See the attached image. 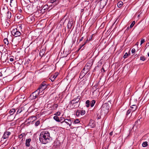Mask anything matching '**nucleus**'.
<instances>
[{"label": "nucleus", "instance_id": "nucleus-1", "mask_svg": "<svg viewBox=\"0 0 149 149\" xmlns=\"http://www.w3.org/2000/svg\"><path fill=\"white\" fill-rule=\"evenodd\" d=\"M50 138L49 132L48 131H43L41 132L39 136V140L43 144L48 142Z\"/></svg>", "mask_w": 149, "mask_h": 149}, {"label": "nucleus", "instance_id": "nucleus-2", "mask_svg": "<svg viewBox=\"0 0 149 149\" xmlns=\"http://www.w3.org/2000/svg\"><path fill=\"white\" fill-rule=\"evenodd\" d=\"M38 6L35 3L29 4L26 6V11L28 13H34L38 10Z\"/></svg>", "mask_w": 149, "mask_h": 149}, {"label": "nucleus", "instance_id": "nucleus-3", "mask_svg": "<svg viewBox=\"0 0 149 149\" xmlns=\"http://www.w3.org/2000/svg\"><path fill=\"white\" fill-rule=\"evenodd\" d=\"M80 97L77 96L76 98L72 100L69 103V105L70 107L74 108H76L78 107L79 105V103L78 102L80 100Z\"/></svg>", "mask_w": 149, "mask_h": 149}, {"label": "nucleus", "instance_id": "nucleus-4", "mask_svg": "<svg viewBox=\"0 0 149 149\" xmlns=\"http://www.w3.org/2000/svg\"><path fill=\"white\" fill-rule=\"evenodd\" d=\"M11 33L12 35L15 37H19L18 40L17 44H14L15 45H17L22 39L21 37H19V36L21 34L20 32L19 31V30L17 28L14 29L11 31Z\"/></svg>", "mask_w": 149, "mask_h": 149}, {"label": "nucleus", "instance_id": "nucleus-5", "mask_svg": "<svg viewBox=\"0 0 149 149\" xmlns=\"http://www.w3.org/2000/svg\"><path fill=\"white\" fill-rule=\"evenodd\" d=\"M10 9L12 13L14 14L16 13L17 9V3L16 0H10Z\"/></svg>", "mask_w": 149, "mask_h": 149}, {"label": "nucleus", "instance_id": "nucleus-6", "mask_svg": "<svg viewBox=\"0 0 149 149\" xmlns=\"http://www.w3.org/2000/svg\"><path fill=\"white\" fill-rule=\"evenodd\" d=\"M8 11V9L6 4H5L4 6H1V8L0 12L2 15H4L6 14Z\"/></svg>", "mask_w": 149, "mask_h": 149}, {"label": "nucleus", "instance_id": "nucleus-7", "mask_svg": "<svg viewBox=\"0 0 149 149\" xmlns=\"http://www.w3.org/2000/svg\"><path fill=\"white\" fill-rule=\"evenodd\" d=\"M43 93L40 94L38 92V91L36 90L30 95V97L31 100H33L36 99L39 95H41Z\"/></svg>", "mask_w": 149, "mask_h": 149}, {"label": "nucleus", "instance_id": "nucleus-8", "mask_svg": "<svg viewBox=\"0 0 149 149\" xmlns=\"http://www.w3.org/2000/svg\"><path fill=\"white\" fill-rule=\"evenodd\" d=\"M59 120L60 121V122H61L62 121H63L61 122L62 123L64 122L68 125H69L70 126L71 125L72 123L71 120L69 119H65L64 118L61 117L60 118V119H59Z\"/></svg>", "mask_w": 149, "mask_h": 149}, {"label": "nucleus", "instance_id": "nucleus-9", "mask_svg": "<svg viewBox=\"0 0 149 149\" xmlns=\"http://www.w3.org/2000/svg\"><path fill=\"white\" fill-rule=\"evenodd\" d=\"M91 66V63H87L83 69V70L85 71V74H86L89 71Z\"/></svg>", "mask_w": 149, "mask_h": 149}, {"label": "nucleus", "instance_id": "nucleus-10", "mask_svg": "<svg viewBox=\"0 0 149 149\" xmlns=\"http://www.w3.org/2000/svg\"><path fill=\"white\" fill-rule=\"evenodd\" d=\"M25 134L24 133H22L18 136V140L20 141V143H21L23 142L25 140Z\"/></svg>", "mask_w": 149, "mask_h": 149}, {"label": "nucleus", "instance_id": "nucleus-11", "mask_svg": "<svg viewBox=\"0 0 149 149\" xmlns=\"http://www.w3.org/2000/svg\"><path fill=\"white\" fill-rule=\"evenodd\" d=\"M109 107V106L108 105L107 103H105L101 107V110H102L105 111V113H107L108 111Z\"/></svg>", "mask_w": 149, "mask_h": 149}, {"label": "nucleus", "instance_id": "nucleus-12", "mask_svg": "<svg viewBox=\"0 0 149 149\" xmlns=\"http://www.w3.org/2000/svg\"><path fill=\"white\" fill-rule=\"evenodd\" d=\"M10 132H9L7 131L5 132L3 134L1 141H2V139H5L8 138V137L9 135H10Z\"/></svg>", "mask_w": 149, "mask_h": 149}, {"label": "nucleus", "instance_id": "nucleus-13", "mask_svg": "<svg viewBox=\"0 0 149 149\" xmlns=\"http://www.w3.org/2000/svg\"><path fill=\"white\" fill-rule=\"evenodd\" d=\"M15 109H11L9 111V113L10 115L8 116L7 120H10V118L12 117V116L15 113Z\"/></svg>", "mask_w": 149, "mask_h": 149}, {"label": "nucleus", "instance_id": "nucleus-14", "mask_svg": "<svg viewBox=\"0 0 149 149\" xmlns=\"http://www.w3.org/2000/svg\"><path fill=\"white\" fill-rule=\"evenodd\" d=\"M49 8V7L47 5H45L40 10L41 13H44L46 10H47Z\"/></svg>", "mask_w": 149, "mask_h": 149}, {"label": "nucleus", "instance_id": "nucleus-15", "mask_svg": "<svg viewBox=\"0 0 149 149\" xmlns=\"http://www.w3.org/2000/svg\"><path fill=\"white\" fill-rule=\"evenodd\" d=\"M1 61L3 63L6 62L7 61V60H8L7 56L6 55H4L1 56Z\"/></svg>", "mask_w": 149, "mask_h": 149}, {"label": "nucleus", "instance_id": "nucleus-16", "mask_svg": "<svg viewBox=\"0 0 149 149\" xmlns=\"http://www.w3.org/2000/svg\"><path fill=\"white\" fill-rule=\"evenodd\" d=\"M44 89H43V87H42V85H40L38 89L37 90V91H38V92L40 93L41 94L43 93V92H42V91L44 90Z\"/></svg>", "mask_w": 149, "mask_h": 149}, {"label": "nucleus", "instance_id": "nucleus-17", "mask_svg": "<svg viewBox=\"0 0 149 149\" xmlns=\"http://www.w3.org/2000/svg\"><path fill=\"white\" fill-rule=\"evenodd\" d=\"M31 141V139H26V146L29 147L30 145V143Z\"/></svg>", "mask_w": 149, "mask_h": 149}, {"label": "nucleus", "instance_id": "nucleus-18", "mask_svg": "<svg viewBox=\"0 0 149 149\" xmlns=\"http://www.w3.org/2000/svg\"><path fill=\"white\" fill-rule=\"evenodd\" d=\"M73 22L72 21H69L67 24L68 28L71 29L73 25Z\"/></svg>", "mask_w": 149, "mask_h": 149}, {"label": "nucleus", "instance_id": "nucleus-19", "mask_svg": "<svg viewBox=\"0 0 149 149\" xmlns=\"http://www.w3.org/2000/svg\"><path fill=\"white\" fill-rule=\"evenodd\" d=\"M89 126H91V127L92 128L94 127L95 126L94 121L92 120H91L89 123Z\"/></svg>", "mask_w": 149, "mask_h": 149}, {"label": "nucleus", "instance_id": "nucleus-20", "mask_svg": "<svg viewBox=\"0 0 149 149\" xmlns=\"http://www.w3.org/2000/svg\"><path fill=\"white\" fill-rule=\"evenodd\" d=\"M137 109V106L134 105H132L131 107V109H130L132 111L131 114H132V112L136 110Z\"/></svg>", "mask_w": 149, "mask_h": 149}, {"label": "nucleus", "instance_id": "nucleus-21", "mask_svg": "<svg viewBox=\"0 0 149 149\" xmlns=\"http://www.w3.org/2000/svg\"><path fill=\"white\" fill-rule=\"evenodd\" d=\"M50 2L56 5L58 3L59 1L58 0H51Z\"/></svg>", "mask_w": 149, "mask_h": 149}, {"label": "nucleus", "instance_id": "nucleus-22", "mask_svg": "<svg viewBox=\"0 0 149 149\" xmlns=\"http://www.w3.org/2000/svg\"><path fill=\"white\" fill-rule=\"evenodd\" d=\"M6 15L7 16V17L8 19H10L11 17V12H8L7 13Z\"/></svg>", "mask_w": 149, "mask_h": 149}, {"label": "nucleus", "instance_id": "nucleus-23", "mask_svg": "<svg viewBox=\"0 0 149 149\" xmlns=\"http://www.w3.org/2000/svg\"><path fill=\"white\" fill-rule=\"evenodd\" d=\"M45 53V50L42 49L40 51L39 53L40 56L42 57Z\"/></svg>", "mask_w": 149, "mask_h": 149}, {"label": "nucleus", "instance_id": "nucleus-24", "mask_svg": "<svg viewBox=\"0 0 149 149\" xmlns=\"http://www.w3.org/2000/svg\"><path fill=\"white\" fill-rule=\"evenodd\" d=\"M13 89L12 87H9V89H7V92H9L10 93H12L13 92Z\"/></svg>", "mask_w": 149, "mask_h": 149}, {"label": "nucleus", "instance_id": "nucleus-25", "mask_svg": "<svg viewBox=\"0 0 149 149\" xmlns=\"http://www.w3.org/2000/svg\"><path fill=\"white\" fill-rule=\"evenodd\" d=\"M3 41L4 43L5 44H6L7 45H8L9 44V42L8 41V38H6L4 39L3 40Z\"/></svg>", "mask_w": 149, "mask_h": 149}, {"label": "nucleus", "instance_id": "nucleus-26", "mask_svg": "<svg viewBox=\"0 0 149 149\" xmlns=\"http://www.w3.org/2000/svg\"><path fill=\"white\" fill-rule=\"evenodd\" d=\"M53 118L56 121L58 122H60V121L59 120V119L58 116H55Z\"/></svg>", "mask_w": 149, "mask_h": 149}, {"label": "nucleus", "instance_id": "nucleus-27", "mask_svg": "<svg viewBox=\"0 0 149 149\" xmlns=\"http://www.w3.org/2000/svg\"><path fill=\"white\" fill-rule=\"evenodd\" d=\"M123 4V3L122 1H119L117 3V6L118 7H121Z\"/></svg>", "mask_w": 149, "mask_h": 149}, {"label": "nucleus", "instance_id": "nucleus-28", "mask_svg": "<svg viewBox=\"0 0 149 149\" xmlns=\"http://www.w3.org/2000/svg\"><path fill=\"white\" fill-rule=\"evenodd\" d=\"M95 100H92L91 101V104H90L91 106V107H93L94 106L95 104Z\"/></svg>", "mask_w": 149, "mask_h": 149}, {"label": "nucleus", "instance_id": "nucleus-29", "mask_svg": "<svg viewBox=\"0 0 149 149\" xmlns=\"http://www.w3.org/2000/svg\"><path fill=\"white\" fill-rule=\"evenodd\" d=\"M86 106L87 107H88L90 106V101L87 100L86 102Z\"/></svg>", "mask_w": 149, "mask_h": 149}, {"label": "nucleus", "instance_id": "nucleus-30", "mask_svg": "<svg viewBox=\"0 0 149 149\" xmlns=\"http://www.w3.org/2000/svg\"><path fill=\"white\" fill-rule=\"evenodd\" d=\"M80 115L82 116L85 114L86 111L85 110H80Z\"/></svg>", "mask_w": 149, "mask_h": 149}, {"label": "nucleus", "instance_id": "nucleus-31", "mask_svg": "<svg viewBox=\"0 0 149 149\" xmlns=\"http://www.w3.org/2000/svg\"><path fill=\"white\" fill-rule=\"evenodd\" d=\"M148 142L146 141L143 142L142 144V145L143 147H146L148 146Z\"/></svg>", "mask_w": 149, "mask_h": 149}, {"label": "nucleus", "instance_id": "nucleus-32", "mask_svg": "<svg viewBox=\"0 0 149 149\" xmlns=\"http://www.w3.org/2000/svg\"><path fill=\"white\" fill-rule=\"evenodd\" d=\"M76 115L77 116H79L80 115V110H77L76 111Z\"/></svg>", "mask_w": 149, "mask_h": 149}, {"label": "nucleus", "instance_id": "nucleus-33", "mask_svg": "<svg viewBox=\"0 0 149 149\" xmlns=\"http://www.w3.org/2000/svg\"><path fill=\"white\" fill-rule=\"evenodd\" d=\"M28 19L29 21H30V20L31 19V22H32L34 20V18L31 16V17H29L28 18Z\"/></svg>", "mask_w": 149, "mask_h": 149}, {"label": "nucleus", "instance_id": "nucleus-34", "mask_svg": "<svg viewBox=\"0 0 149 149\" xmlns=\"http://www.w3.org/2000/svg\"><path fill=\"white\" fill-rule=\"evenodd\" d=\"M88 39H87L85 41V42H84V44H82V45H80V48H79V49H81V47H83V46H84V45L87 42H88Z\"/></svg>", "mask_w": 149, "mask_h": 149}, {"label": "nucleus", "instance_id": "nucleus-35", "mask_svg": "<svg viewBox=\"0 0 149 149\" xmlns=\"http://www.w3.org/2000/svg\"><path fill=\"white\" fill-rule=\"evenodd\" d=\"M40 122L39 120H38L35 123V125L36 126H38L40 124Z\"/></svg>", "mask_w": 149, "mask_h": 149}, {"label": "nucleus", "instance_id": "nucleus-36", "mask_svg": "<svg viewBox=\"0 0 149 149\" xmlns=\"http://www.w3.org/2000/svg\"><path fill=\"white\" fill-rule=\"evenodd\" d=\"M135 24V22L134 21L132 23L130 24V28H132L134 25V24Z\"/></svg>", "mask_w": 149, "mask_h": 149}, {"label": "nucleus", "instance_id": "nucleus-37", "mask_svg": "<svg viewBox=\"0 0 149 149\" xmlns=\"http://www.w3.org/2000/svg\"><path fill=\"white\" fill-rule=\"evenodd\" d=\"M140 60L142 61H144L145 60V58L144 56H141L140 57Z\"/></svg>", "mask_w": 149, "mask_h": 149}, {"label": "nucleus", "instance_id": "nucleus-38", "mask_svg": "<svg viewBox=\"0 0 149 149\" xmlns=\"http://www.w3.org/2000/svg\"><path fill=\"white\" fill-rule=\"evenodd\" d=\"M21 17V15L20 14H19L16 15L15 16V17H16L17 18V19H19Z\"/></svg>", "mask_w": 149, "mask_h": 149}, {"label": "nucleus", "instance_id": "nucleus-39", "mask_svg": "<svg viewBox=\"0 0 149 149\" xmlns=\"http://www.w3.org/2000/svg\"><path fill=\"white\" fill-rule=\"evenodd\" d=\"M58 106V105L57 104H54L53 106L54 109H56L57 108Z\"/></svg>", "mask_w": 149, "mask_h": 149}, {"label": "nucleus", "instance_id": "nucleus-40", "mask_svg": "<svg viewBox=\"0 0 149 149\" xmlns=\"http://www.w3.org/2000/svg\"><path fill=\"white\" fill-rule=\"evenodd\" d=\"M79 122V119H76L74 121V123L75 124L78 123Z\"/></svg>", "mask_w": 149, "mask_h": 149}, {"label": "nucleus", "instance_id": "nucleus-41", "mask_svg": "<svg viewBox=\"0 0 149 149\" xmlns=\"http://www.w3.org/2000/svg\"><path fill=\"white\" fill-rule=\"evenodd\" d=\"M22 111V110L21 109H20V108L17 111V114L19 113H20Z\"/></svg>", "mask_w": 149, "mask_h": 149}, {"label": "nucleus", "instance_id": "nucleus-42", "mask_svg": "<svg viewBox=\"0 0 149 149\" xmlns=\"http://www.w3.org/2000/svg\"><path fill=\"white\" fill-rule=\"evenodd\" d=\"M61 114V113L59 112H56V113H55L54 114V115H56V116H59Z\"/></svg>", "mask_w": 149, "mask_h": 149}, {"label": "nucleus", "instance_id": "nucleus-43", "mask_svg": "<svg viewBox=\"0 0 149 149\" xmlns=\"http://www.w3.org/2000/svg\"><path fill=\"white\" fill-rule=\"evenodd\" d=\"M140 123V121L139 119L137 121H136L135 122V125H136V124H139Z\"/></svg>", "mask_w": 149, "mask_h": 149}, {"label": "nucleus", "instance_id": "nucleus-44", "mask_svg": "<svg viewBox=\"0 0 149 149\" xmlns=\"http://www.w3.org/2000/svg\"><path fill=\"white\" fill-rule=\"evenodd\" d=\"M145 42V40L144 39H142L141 41L140 45H141L143 43Z\"/></svg>", "mask_w": 149, "mask_h": 149}, {"label": "nucleus", "instance_id": "nucleus-45", "mask_svg": "<svg viewBox=\"0 0 149 149\" xmlns=\"http://www.w3.org/2000/svg\"><path fill=\"white\" fill-rule=\"evenodd\" d=\"M128 56V54L127 53H126L123 56V58H126L127 57V56Z\"/></svg>", "mask_w": 149, "mask_h": 149}, {"label": "nucleus", "instance_id": "nucleus-46", "mask_svg": "<svg viewBox=\"0 0 149 149\" xmlns=\"http://www.w3.org/2000/svg\"><path fill=\"white\" fill-rule=\"evenodd\" d=\"M131 111H132L131 110V109H129L127 111L126 114L128 115L130 113Z\"/></svg>", "mask_w": 149, "mask_h": 149}, {"label": "nucleus", "instance_id": "nucleus-47", "mask_svg": "<svg viewBox=\"0 0 149 149\" xmlns=\"http://www.w3.org/2000/svg\"><path fill=\"white\" fill-rule=\"evenodd\" d=\"M42 87H43V89L45 90L47 87V84L42 85Z\"/></svg>", "mask_w": 149, "mask_h": 149}, {"label": "nucleus", "instance_id": "nucleus-48", "mask_svg": "<svg viewBox=\"0 0 149 149\" xmlns=\"http://www.w3.org/2000/svg\"><path fill=\"white\" fill-rule=\"evenodd\" d=\"M136 50L135 49H132V52L133 53H134L135 52Z\"/></svg>", "mask_w": 149, "mask_h": 149}, {"label": "nucleus", "instance_id": "nucleus-49", "mask_svg": "<svg viewBox=\"0 0 149 149\" xmlns=\"http://www.w3.org/2000/svg\"><path fill=\"white\" fill-rule=\"evenodd\" d=\"M47 85L46 84V82L45 81H44L42 82L41 85Z\"/></svg>", "mask_w": 149, "mask_h": 149}, {"label": "nucleus", "instance_id": "nucleus-50", "mask_svg": "<svg viewBox=\"0 0 149 149\" xmlns=\"http://www.w3.org/2000/svg\"><path fill=\"white\" fill-rule=\"evenodd\" d=\"M34 117L33 116H31V117H29V118L28 119V120H30V121H31V120L32 119V118H33Z\"/></svg>", "mask_w": 149, "mask_h": 149}, {"label": "nucleus", "instance_id": "nucleus-51", "mask_svg": "<svg viewBox=\"0 0 149 149\" xmlns=\"http://www.w3.org/2000/svg\"><path fill=\"white\" fill-rule=\"evenodd\" d=\"M13 119V117H12V118H11V117L10 118V120H8V121H12Z\"/></svg>", "mask_w": 149, "mask_h": 149}, {"label": "nucleus", "instance_id": "nucleus-52", "mask_svg": "<svg viewBox=\"0 0 149 149\" xmlns=\"http://www.w3.org/2000/svg\"><path fill=\"white\" fill-rule=\"evenodd\" d=\"M84 39V37H82L79 40V42H80L83 40V39Z\"/></svg>", "mask_w": 149, "mask_h": 149}, {"label": "nucleus", "instance_id": "nucleus-53", "mask_svg": "<svg viewBox=\"0 0 149 149\" xmlns=\"http://www.w3.org/2000/svg\"><path fill=\"white\" fill-rule=\"evenodd\" d=\"M55 79V78H54L53 79H52V77H51V79H50L52 81H54V80Z\"/></svg>", "mask_w": 149, "mask_h": 149}, {"label": "nucleus", "instance_id": "nucleus-54", "mask_svg": "<svg viewBox=\"0 0 149 149\" xmlns=\"http://www.w3.org/2000/svg\"><path fill=\"white\" fill-rule=\"evenodd\" d=\"M113 132H111L109 134V135H110V136H112L113 135Z\"/></svg>", "mask_w": 149, "mask_h": 149}, {"label": "nucleus", "instance_id": "nucleus-55", "mask_svg": "<svg viewBox=\"0 0 149 149\" xmlns=\"http://www.w3.org/2000/svg\"><path fill=\"white\" fill-rule=\"evenodd\" d=\"M10 60L11 61H14V59L13 58H10Z\"/></svg>", "mask_w": 149, "mask_h": 149}, {"label": "nucleus", "instance_id": "nucleus-56", "mask_svg": "<svg viewBox=\"0 0 149 149\" xmlns=\"http://www.w3.org/2000/svg\"><path fill=\"white\" fill-rule=\"evenodd\" d=\"M92 36H90V37L89 38V40H91V39H92Z\"/></svg>", "mask_w": 149, "mask_h": 149}, {"label": "nucleus", "instance_id": "nucleus-57", "mask_svg": "<svg viewBox=\"0 0 149 149\" xmlns=\"http://www.w3.org/2000/svg\"><path fill=\"white\" fill-rule=\"evenodd\" d=\"M30 149H36L35 148H34L33 147L31 146L30 148Z\"/></svg>", "mask_w": 149, "mask_h": 149}, {"label": "nucleus", "instance_id": "nucleus-58", "mask_svg": "<svg viewBox=\"0 0 149 149\" xmlns=\"http://www.w3.org/2000/svg\"><path fill=\"white\" fill-rule=\"evenodd\" d=\"M52 79H53L54 78H55V79L56 78V76L55 75H54L52 77Z\"/></svg>", "mask_w": 149, "mask_h": 149}, {"label": "nucleus", "instance_id": "nucleus-59", "mask_svg": "<svg viewBox=\"0 0 149 149\" xmlns=\"http://www.w3.org/2000/svg\"><path fill=\"white\" fill-rule=\"evenodd\" d=\"M3 1H5L7 2L8 1V0H3Z\"/></svg>", "mask_w": 149, "mask_h": 149}, {"label": "nucleus", "instance_id": "nucleus-60", "mask_svg": "<svg viewBox=\"0 0 149 149\" xmlns=\"http://www.w3.org/2000/svg\"><path fill=\"white\" fill-rule=\"evenodd\" d=\"M2 74L1 72H0V76H2Z\"/></svg>", "mask_w": 149, "mask_h": 149}, {"label": "nucleus", "instance_id": "nucleus-61", "mask_svg": "<svg viewBox=\"0 0 149 149\" xmlns=\"http://www.w3.org/2000/svg\"><path fill=\"white\" fill-rule=\"evenodd\" d=\"M16 40H17V38H16V39H15V40H14V42L15 41H16Z\"/></svg>", "mask_w": 149, "mask_h": 149}, {"label": "nucleus", "instance_id": "nucleus-62", "mask_svg": "<svg viewBox=\"0 0 149 149\" xmlns=\"http://www.w3.org/2000/svg\"><path fill=\"white\" fill-rule=\"evenodd\" d=\"M19 12L21 13L22 12V10H19Z\"/></svg>", "mask_w": 149, "mask_h": 149}, {"label": "nucleus", "instance_id": "nucleus-63", "mask_svg": "<svg viewBox=\"0 0 149 149\" xmlns=\"http://www.w3.org/2000/svg\"><path fill=\"white\" fill-rule=\"evenodd\" d=\"M148 56L149 57V53H148Z\"/></svg>", "mask_w": 149, "mask_h": 149}, {"label": "nucleus", "instance_id": "nucleus-64", "mask_svg": "<svg viewBox=\"0 0 149 149\" xmlns=\"http://www.w3.org/2000/svg\"><path fill=\"white\" fill-rule=\"evenodd\" d=\"M129 29V27H128L127 28V29Z\"/></svg>", "mask_w": 149, "mask_h": 149}]
</instances>
